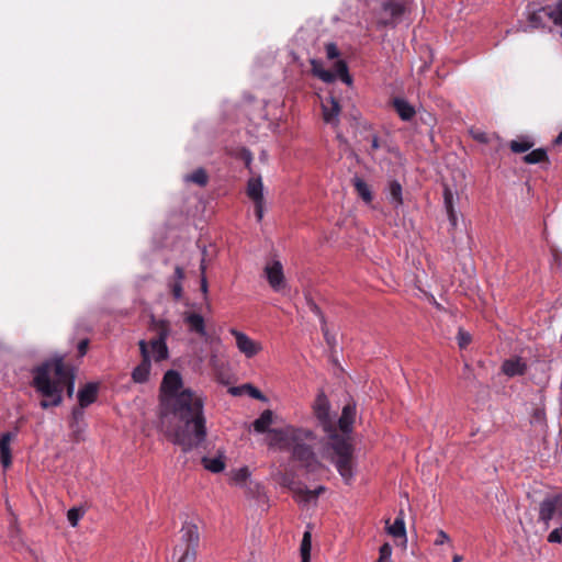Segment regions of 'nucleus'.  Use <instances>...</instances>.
Segmentation results:
<instances>
[{"label": "nucleus", "instance_id": "48", "mask_svg": "<svg viewBox=\"0 0 562 562\" xmlns=\"http://www.w3.org/2000/svg\"><path fill=\"white\" fill-rule=\"evenodd\" d=\"M263 203L265 202H254L255 205V214L257 217V221L260 222L263 217Z\"/></svg>", "mask_w": 562, "mask_h": 562}, {"label": "nucleus", "instance_id": "16", "mask_svg": "<svg viewBox=\"0 0 562 562\" xmlns=\"http://www.w3.org/2000/svg\"><path fill=\"white\" fill-rule=\"evenodd\" d=\"M356 418V405L347 404L341 412L338 419V427L344 434H349L352 430V425Z\"/></svg>", "mask_w": 562, "mask_h": 562}, {"label": "nucleus", "instance_id": "27", "mask_svg": "<svg viewBox=\"0 0 562 562\" xmlns=\"http://www.w3.org/2000/svg\"><path fill=\"white\" fill-rule=\"evenodd\" d=\"M201 462L206 470L213 473H220L225 468V462L221 456L216 458L203 457Z\"/></svg>", "mask_w": 562, "mask_h": 562}, {"label": "nucleus", "instance_id": "30", "mask_svg": "<svg viewBox=\"0 0 562 562\" xmlns=\"http://www.w3.org/2000/svg\"><path fill=\"white\" fill-rule=\"evenodd\" d=\"M311 547H312V537L310 531H305L303 535V539L301 541V557L302 562H310L311 559Z\"/></svg>", "mask_w": 562, "mask_h": 562}, {"label": "nucleus", "instance_id": "54", "mask_svg": "<svg viewBox=\"0 0 562 562\" xmlns=\"http://www.w3.org/2000/svg\"><path fill=\"white\" fill-rule=\"evenodd\" d=\"M380 148V142L376 136H374L371 140V151H374Z\"/></svg>", "mask_w": 562, "mask_h": 562}, {"label": "nucleus", "instance_id": "46", "mask_svg": "<svg viewBox=\"0 0 562 562\" xmlns=\"http://www.w3.org/2000/svg\"><path fill=\"white\" fill-rule=\"evenodd\" d=\"M450 541V537L448 536L447 532H445L443 530H439L437 532V538L435 539V544L436 546H441L446 542H449Z\"/></svg>", "mask_w": 562, "mask_h": 562}, {"label": "nucleus", "instance_id": "15", "mask_svg": "<svg viewBox=\"0 0 562 562\" xmlns=\"http://www.w3.org/2000/svg\"><path fill=\"white\" fill-rule=\"evenodd\" d=\"M14 437L15 434L10 431L2 434L0 437V462L3 468H9L12 463L10 443Z\"/></svg>", "mask_w": 562, "mask_h": 562}, {"label": "nucleus", "instance_id": "4", "mask_svg": "<svg viewBox=\"0 0 562 562\" xmlns=\"http://www.w3.org/2000/svg\"><path fill=\"white\" fill-rule=\"evenodd\" d=\"M314 414L324 431L329 434L327 449L331 450L330 461L338 473L348 484L353 477V447L348 438L337 434L336 426L329 416V404L324 394L317 396L314 405Z\"/></svg>", "mask_w": 562, "mask_h": 562}, {"label": "nucleus", "instance_id": "28", "mask_svg": "<svg viewBox=\"0 0 562 562\" xmlns=\"http://www.w3.org/2000/svg\"><path fill=\"white\" fill-rule=\"evenodd\" d=\"M390 198L392 203L397 207L403 204L402 186L398 181L393 180L389 186Z\"/></svg>", "mask_w": 562, "mask_h": 562}, {"label": "nucleus", "instance_id": "38", "mask_svg": "<svg viewBox=\"0 0 562 562\" xmlns=\"http://www.w3.org/2000/svg\"><path fill=\"white\" fill-rule=\"evenodd\" d=\"M559 527L554 528L548 536V542L561 543L562 542V522L558 524Z\"/></svg>", "mask_w": 562, "mask_h": 562}, {"label": "nucleus", "instance_id": "9", "mask_svg": "<svg viewBox=\"0 0 562 562\" xmlns=\"http://www.w3.org/2000/svg\"><path fill=\"white\" fill-rule=\"evenodd\" d=\"M229 333L235 337L238 350L247 358L255 357L261 350V345L252 340L245 333H241L236 328H231Z\"/></svg>", "mask_w": 562, "mask_h": 562}, {"label": "nucleus", "instance_id": "21", "mask_svg": "<svg viewBox=\"0 0 562 562\" xmlns=\"http://www.w3.org/2000/svg\"><path fill=\"white\" fill-rule=\"evenodd\" d=\"M147 345L149 355L151 353V357L156 362L168 359L169 350L167 342L151 339L149 342H147Z\"/></svg>", "mask_w": 562, "mask_h": 562}, {"label": "nucleus", "instance_id": "56", "mask_svg": "<svg viewBox=\"0 0 562 562\" xmlns=\"http://www.w3.org/2000/svg\"><path fill=\"white\" fill-rule=\"evenodd\" d=\"M562 143V132L558 135V137L554 139V144L559 145Z\"/></svg>", "mask_w": 562, "mask_h": 562}, {"label": "nucleus", "instance_id": "34", "mask_svg": "<svg viewBox=\"0 0 562 562\" xmlns=\"http://www.w3.org/2000/svg\"><path fill=\"white\" fill-rule=\"evenodd\" d=\"M83 514L85 512L81 508L74 507L67 512V519L72 527H76Z\"/></svg>", "mask_w": 562, "mask_h": 562}, {"label": "nucleus", "instance_id": "2", "mask_svg": "<svg viewBox=\"0 0 562 562\" xmlns=\"http://www.w3.org/2000/svg\"><path fill=\"white\" fill-rule=\"evenodd\" d=\"M272 423L273 413L266 409L252 423V427L258 434H269L270 447L291 451L293 460L297 461L307 472L314 473L322 469L323 465L314 452L317 439L314 431L294 426L270 429Z\"/></svg>", "mask_w": 562, "mask_h": 562}, {"label": "nucleus", "instance_id": "51", "mask_svg": "<svg viewBox=\"0 0 562 562\" xmlns=\"http://www.w3.org/2000/svg\"><path fill=\"white\" fill-rule=\"evenodd\" d=\"M88 347H89V340L88 339H82L81 341H79V344H78L79 357H83L87 353Z\"/></svg>", "mask_w": 562, "mask_h": 562}, {"label": "nucleus", "instance_id": "29", "mask_svg": "<svg viewBox=\"0 0 562 562\" xmlns=\"http://www.w3.org/2000/svg\"><path fill=\"white\" fill-rule=\"evenodd\" d=\"M547 160H548V155L543 148L535 149L524 157V161L529 165L540 164V162H543Z\"/></svg>", "mask_w": 562, "mask_h": 562}, {"label": "nucleus", "instance_id": "18", "mask_svg": "<svg viewBox=\"0 0 562 562\" xmlns=\"http://www.w3.org/2000/svg\"><path fill=\"white\" fill-rule=\"evenodd\" d=\"M246 194L252 202H265L261 177H252L247 181Z\"/></svg>", "mask_w": 562, "mask_h": 562}, {"label": "nucleus", "instance_id": "8", "mask_svg": "<svg viewBox=\"0 0 562 562\" xmlns=\"http://www.w3.org/2000/svg\"><path fill=\"white\" fill-rule=\"evenodd\" d=\"M138 347L142 356L140 363L133 370L132 379L136 383H144L148 380L151 369V361L146 340H139Z\"/></svg>", "mask_w": 562, "mask_h": 562}, {"label": "nucleus", "instance_id": "41", "mask_svg": "<svg viewBox=\"0 0 562 562\" xmlns=\"http://www.w3.org/2000/svg\"><path fill=\"white\" fill-rule=\"evenodd\" d=\"M244 387L247 390L248 394L252 398L266 401V396L257 387L252 386L251 384H246V385H244Z\"/></svg>", "mask_w": 562, "mask_h": 562}, {"label": "nucleus", "instance_id": "57", "mask_svg": "<svg viewBox=\"0 0 562 562\" xmlns=\"http://www.w3.org/2000/svg\"><path fill=\"white\" fill-rule=\"evenodd\" d=\"M453 562H461L462 561V557L461 555H458L456 554L452 559Z\"/></svg>", "mask_w": 562, "mask_h": 562}, {"label": "nucleus", "instance_id": "23", "mask_svg": "<svg viewBox=\"0 0 562 562\" xmlns=\"http://www.w3.org/2000/svg\"><path fill=\"white\" fill-rule=\"evenodd\" d=\"M352 184L356 193L359 198L363 200L367 204L371 203L373 200V194L370 189V186L360 177H355L352 179Z\"/></svg>", "mask_w": 562, "mask_h": 562}, {"label": "nucleus", "instance_id": "20", "mask_svg": "<svg viewBox=\"0 0 562 562\" xmlns=\"http://www.w3.org/2000/svg\"><path fill=\"white\" fill-rule=\"evenodd\" d=\"M386 531L389 535H391L395 539H403L404 544L406 543V541H407L406 528H405L404 514L402 510L400 512L398 516L395 518L394 522L386 527Z\"/></svg>", "mask_w": 562, "mask_h": 562}, {"label": "nucleus", "instance_id": "13", "mask_svg": "<svg viewBox=\"0 0 562 562\" xmlns=\"http://www.w3.org/2000/svg\"><path fill=\"white\" fill-rule=\"evenodd\" d=\"M149 329L156 334V337L153 338L154 340L166 342L171 333V325L167 319H157L153 316L150 318Z\"/></svg>", "mask_w": 562, "mask_h": 562}, {"label": "nucleus", "instance_id": "36", "mask_svg": "<svg viewBox=\"0 0 562 562\" xmlns=\"http://www.w3.org/2000/svg\"><path fill=\"white\" fill-rule=\"evenodd\" d=\"M83 408L80 405L72 408L71 412V420H70V428L75 429L80 420L83 419L85 413Z\"/></svg>", "mask_w": 562, "mask_h": 562}, {"label": "nucleus", "instance_id": "43", "mask_svg": "<svg viewBox=\"0 0 562 562\" xmlns=\"http://www.w3.org/2000/svg\"><path fill=\"white\" fill-rule=\"evenodd\" d=\"M326 56L328 59H336L339 57V50L334 43H328L325 47Z\"/></svg>", "mask_w": 562, "mask_h": 562}, {"label": "nucleus", "instance_id": "55", "mask_svg": "<svg viewBox=\"0 0 562 562\" xmlns=\"http://www.w3.org/2000/svg\"><path fill=\"white\" fill-rule=\"evenodd\" d=\"M474 138L481 143H487V136L485 133H477L474 135Z\"/></svg>", "mask_w": 562, "mask_h": 562}, {"label": "nucleus", "instance_id": "24", "mask_svg": "<svg viewBox=\"0 0 562 562\" xmlns=\"http://www.w3.org/2000/svg\"><path fill=\"white\" fill-rule=\"evenodd\" d=\"M311 65L313 75L322 81L331 83L336 80V75L331 70L325 69L322 61L313 59Z\"/></svg>", "mask_w": 562, "mask_h": 562}, {"label": "nucleus", "instance_id": "53", "mask_svg": "<svg viewBox=\"0 0 562 562\" xmlns=\"http://www.w3.org/2000/svg\"><path fill=\"white\" fill-rule=\"evenodd\" d=\"M283 485L288 486L291 491H293L294 494H295V490L299 488V487H294L293 480H290L288 476H285L283 479Z\"/></svg>", "mask_w": 562, "mask_h": 562}, {"label": "nucleus", "instance_id": "31", "mask_svg": "<svg viewBox=\"0 0 562 562\" xmlns=\"http://www.w3.org/2000/svg\"><path fill=\"white\" fill-rule=\"evenodd\" d=\"M187 180L200 187H204L209 181V177L203 168H199L194 170L191 175L187 176Z\"/></svg>", "mask_w": 562, "mask_h": 562}, {"label": "nucleus", "instance_id": "12", "mask_svg": "<svg viewBox=\"0 0 562 562\" xmlns=\"http://www.w3.org/2000/svg\"><path fill=\"white\" fill-rule=\"evenodd\" d=\"M99 385L90 382L85 384L78 392V404L81 407H88L98 398Z\"/></svg>", "mask_w": 562, "mask_h": 562}, {"label": "nucleus", "instance_id": "3", "mask_svg": "<svg viewBox=\"0 0 562 562\" xmlns=\"http://www.w3.org/2000/svg\"><path fill=\"white\" fill-rule=\"evenodd\" d=\"M33 386L44 397L40 405L43 409L56 407L63 403V392L71 397L75 392V372L63 358L48 360L33 371Z\"/></svg>", "mask_w": 562, "mask_h": 562}, {"label": "nucleus", "instance_id": "33", "mask_svg": "<svg viewBox=\"0 0 562 562\" xmlns=\"http://www.w3.org/2000/svg\"><path fill=\"white\" fill-rule=\"evenodd\" d=\"M543 16H546L544 15V7L538 11H533L532 13H530L529 18H528L530 26L532 29H538V27L544 26Z\"/></svg>", "mask_w": 562, "mask_h": 562}, {"label": "nucleus", "instance_id": "14", "mask_svg": "<svg viewBox=\"0 0 562 562\" xmlns=\"http://www.w3.org/2000/svg\"><path fill=\"white\" fill-rule=\"evenodd\" d=\"M383 11L386 14H389V18L382 19L380 21V24L385 26V25H389V24H392V23L396 22L402 16V14L404 13L405 8L400 2L387 1V2H385L383 4Z\"/></svg>", "mask_w": 562, "mask_h": 562}, {"label": "nucleus", "instance_id": "52", "mask_svg": "<svg viewBox=\"0 0 562 562\" xmlns=\"http://www.w3.org/2000/svg\"><path fill=\"white\" fill-rule=\"evenodd\" d=\"M446 211H447V215H448V218H449V222H450L451 226L456 227L458 218H457V213H456L454 207L453 209H448Z\"/></svg>", "mask_w": 562, "mask_h": 562}, {"label": "nucleus", "instance_id": "32", "mask_svg": "<svg viewBox=\"0 0 562 562\" xmlns=\"http://www.w3.org/2000/svg\"><path fill=\"white\" fill-rule=\"evenodd\" d=\"M533 146V143L528 139L512 140L509 148L513 153L520 154L528 151Z\"/></svg>", "mask_w": 562, "mask_h": 562}, {"label": "nucleus", "instance_id": "39", "mask_svg": "<svg viewBox=\"0 0 562 562\" xmlns=\"http://www.w3.org/2000/svg\"><path fill=\"white\" fill-rule=\"evenodd\" d=\"M392 555V547L390 543L385 542L380 547V557L376 562H384L386 560H390Z\"/></svg>", "mask_w": 562, "mask_h": 562}, {"label": "nucleus", "instance_id": "26", "mask_svg": "<svg viewBox=\"0 0 562 562\" xmlns=\"http://www.w3.org/2000/svg\"><path fill=\"white\" fill-rule=\"evenodd\" d=\"M336 75V79L339 78L342 82L350 86L352 83V78L349 74L348 66L344 60H337L334 64V70H331Z\"/></svg>", "mask_w": 562, "mask_h": 562}, {"label": "nucleus", "instance_id": "6", "mask_svg": "<svg viewBox=\"0 0 562 562\" xmlns=\"http://www.w3.org/2000/svg\"><path fill=\"white\" fill-rule=\"evenodd\" d=\"M180 532L184 548L178 562H194L200 542L199 528L195 524L186 521Z\"/></svg>", "mask_w": 562, "mask_h": 562}, {"label": "nucleus", "instance_id": "40", "mask_svg": "<svg viewBox=\"0 0 562 562\" xmlns=\"http://www.w3.org/2000/svg\"><path fill=\"white\" fill-rule=\"evenodd\" d=\"M443 203L446 210L453 209V194L449 187L445 186L443 188Z\"/></svg>", "mask_w": 562, "mask_h": 562}, {"label": "nucleus", "instance_id": "22", "mask_svg": "<svg viewBox=\"0 0 562 562\" xmlns=\"http://www.w3.org/2000/svg\"><path fill=\"white\" fill-rule=\"evenodd\" d=\"M325 486H318L315 490H308L306 487L295 490V501L299 503H311L316 501L317 497L325 492Z\"/></svg>", "mask_w": 562, "mask_h": 562}, {"label": "nucleus", "instance_id": "49", "mask_svg": "<svg viewBox=\"0 0 562 562\" xmlns=\"http://www.w3.org/2000/svg\"><path fill=\"white\" fill-rule=\"evenodd\" d=\"M240 157L244 159L246 167H248V168H249V167H250V164H251V161H252V155H251V153H250L248 149L243 148V149L240 150Z\"/></svg>", "mask_w": 562, "mask_h": 562}, {"label": "nucleus", "instance_id": "11", "mask_svg": "<svg viewBox=\"0 0 562 562\" xmlns=\"http://www.w3.org/2000/svg\"><path fill=\"white\" fill-rule=\"evenodd\" d=\"M527 371V363L519 357L507 359L502 364V372L509 376L524 375Z\"/></svg>", "mask_w": 562, "mask_h": 562}, {"label": "nucleus", "instance_id": "25", "mask_svg": "<svg viewBox=\"0 0 562 562\" xmlns=\"http://www.w3.org/2000/svg\"><path fill=\"white\" fill-rule=\"evenodd\" d=\"M544 15L555 25L562 26V0H559L553 7H544Z\"/></svg>", "mask_w": 562, "mask_h": 562}, {"label": "nucleus", "instance_id": "10", "mask_svg": "<svg viewBox=\"0 0 562 562\" xmlns=\"http://www.w3.org/2000/svg\"><path fill=\"white\" fill-rule=\"evenodd\" d=\"M183 322L190 333L198 335L199 337L206 338V325L204 317L196 312H184Z\"/></svg>", "mask_w": 562, "mask_h": 562}, {"label": "nucleus", "instance_id": "37", "mask_svg": "<svg viewBox=\"0 0 562 562\" xmlns=\"http://www.w3.org/2000/svg\"><path fill=\"white\" fill-rule=\"evenodd\" d=\"M457 339L459 347L465 349L470 345L472 337L468 331L460 328Z\"/></svg>", "mask_w": 562, "mask_h": 562}, {"label": "nucleus", "instance_id": "5", "mask_svg": "<svg viewBox=\"0 0 562 562\" xmlns=\"http://www.w3.org/2000/svg\"><path fill=\"white\" fill-rule=\"evenodd\" d=\"M539 521L546 529L562 524V493L548 495L539 504Z\"/></svg>", "mask_w": 562, "mask_h": 562}, {"label": "nucleus", "instance_id": "44", "mask_svg": "<svg viewBox=\"0 0 562 562\" xmlns=\"http://www.w3.org/2000/svg\"><path fill=\"white\" fill-rule=\"evenodd\" d=\"M249 476V471L247 468H241L234 474V481L237 483L245 482Z\"/></svg>", "mask_w": 562, "mask_h": 562}, {"label": "nucleus", "instance_id": "35", "mask_svg": "<svg viewBox=\"0 0 562 562\" xmlns=\"http://www.w3.org/2000/svg\"><path fill=\"white\" fill-rule=\"evenodd\" d=\"M168 285H169V289H170V292H171L173 299L176 301L181 300L182 294H183L182 282L169 280Z\"/></svg>", "mask_w": 562, "mask_h": 562}, {"label": "nucleus", "instance_id": "42", "mask_svg": "<svg viewBox=\"0 0 562 562\" xmlns=\"http://www.w3.org/2000/svg\"><path fill=\"white\" fill-rule=\"evenodd\" d=\"M531 423L546 424V412L543 408H536L532 414Z\"/></svg>", "mask_w": 562, "mask_h": 562}, {"label": "nucleus", "instance_id": "50", "mask_svg": "<svg viewBox=\"0 0 562 562\" xmlns=\"http://www.w3.org/2000/svg\"><path fill=\"white\" fill-rule=\"evenodd\" d=\"M307 306L310 307V310L316 314L317 316H319L322 319L324 318L323 317V314L321 312V308L318 307V305L312 300V299H307Z\"/></svg>", "mask_w": 562, "mask_h": 562}, {"label": "nucleus", "instance_id": "1", "mask_svg": "<svg viewBox=\"0 0 562 562\" xmlns=\"http://www.w3.org/2000/svg\"><path fill=\"white\" fill-rule=\"evenodd\" d=\"M181 387L180 373L167 371L160 386L168 409L162 424L167 438L180 446L183 452H189L205 441L206 419L203 400L189 389L181 391Z\"/></svg>", "mask_w": 562, "mask_h": 562}, {"label": "nucleus", "instance_id": "7", "mask_svg": "<svg viewBox=\"0 0 562 562\" xmlns=\"http://www.w3.org/2000/svg\"><path fill=\"white\" fill-rule=\"evenodd\" d=\"M263 274L274 292H281L286 286L283 266L279 260L267 262Z\"/></svg>", "mask_w": 562, "mask_h": 562}, {"label": "nucleus", "instance_id": "19", "mask_svg": "<svg viewBox=\"0 0 562 562\" xmlns=\"http://www.w3.org/2000/svg\"><path fill=\"white\" fill-rule=\"evenodd\" d=\"M328 104H323V119L328 124H338V115L340 113V104L335 98H330Z\"/></svg>", "mask_w": 562, "mask_h": 562}, {"label": "nucleus", "instance_id": "17", "mask_svg": "<svg viewBox=\"0 0 562 562\" xmlns=\"http://www.w3.org/2000/svg\"><path fill=\"white\" fill-rule=\"evenodd\" d=\"M392 106L401 120L406 122L411 121L416 114L415 108L403 98H394Z\"/></svg>", "mask_w": 562, "mask_h": 562}, {"label": "nucleus", "instance_id": "45", "mask_svg": "<svg viewBox=\"0 0 562 562\" xmlns=\"http://www.w3.org/2000/svg\"><path fill=\"white\" fill-rule=\"evenodd\" d=\"M200 270H201V274H202V278H201V291L204 294H206L207 293V280H206V277H205L206 267L204 265V259L201 262Z\"/></svg>", "mask_w": 562, "mask_h": 562}, {"label": "nucleus", "instance_id": "47", "mask_svg": "<svg viewBox=\"0 0 562 562\" xmlns=\"http://www.w3.org/2000/svg\"><path fill=\"white\" fill-rule=\"evenodd\" d=\"M184 277H186L184 269L182 267H180V266H177L175 268L173 277L170 280L182 282Z\"/></svg>", "mask_w": 562, "mask_h": 562}]
</instances>
